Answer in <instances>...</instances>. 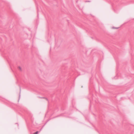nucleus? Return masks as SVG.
Masks as SVG:
<instances>
[{
	"label": "nucleus",
	"mask_w": 134,
	"mask_h": 134,
	"mask_svg": "<svg viewBox=\"0 0 134 134\" xmlns=\"http://www.w3.org/2000/svg\"><path fill=\"white\" fill-rule=\"evenodd\" d=\"M112 28L113 29H118V28H119V27H112Z\"/></svg>",
	"instance_id": "obj_2"
},
{
	"label": "nucleus",
	"mask_w": 134,
	"mask_h": 134,
	"mask_svg": "<svg viewBox=\"0 0 134 134\" xmlns=\"http://www.w3.org/2000/svg\"><path fill=\"white\" fill-rule=\"evenodd\" d=\"M38 133V132L37 131L36 132L34 133V134H37Z\"/></svg>",
	"instance_id": "obj_3"
},
{
	"label": "nucleus",
	"mask_w": 134,
	"mask_h": 134,
	"mask_svg": "<svg viewBox=\"0 0 134 134\" xmlns=\"http://www.w3.org/2000/svg\"><path fill=\"white\" fill-rule=\"evenodd\" d=\"M18 69L20 70H21V68L20 66H19L18 67Z\"/></svg>",
	"instance_id": "obj_1"
}]
</instances>
